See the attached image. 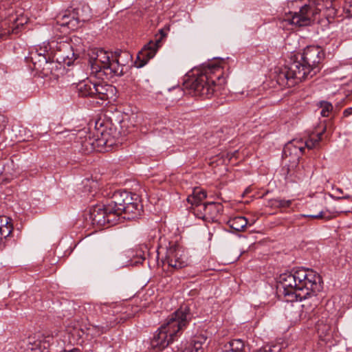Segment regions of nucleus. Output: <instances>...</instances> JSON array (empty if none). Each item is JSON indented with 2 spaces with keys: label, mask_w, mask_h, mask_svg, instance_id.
<instances>
[{
  "label": "nucleus",
  "mask_w": 352,
  "mask_h": 352,
  "mask_svg": "<svg viewBox=\"0 0 352 352\" xmlns=\"http://www.w3.org/2000/svg\"><path fill=\"white\" fill-rule=\"evenodd\" d=\"M278 287L283 289L285 301H302L300 307L306 318L316 319L317 315L326 312L322 307H318L320 300L318 292L322 289L321 277L313 270L301 267L280 274Z\"/></svg>",
  "instance_id": "nucleus-1"
},
{
  "label": "nucleus",
  "mask_w": 352,
  "mask_h": 352,
  "mask_svg": "<svg viewBox=\"0 0 352 352\" xmlns=\"http://www.w3.org/2000/svg\"><path fill=\"white\" fill-rule=\"evenodd\" d=\"M296 59L281 67L276 81L284 87H292L302 80L313 78L321 69L324 52L319 46H307Z\"/></svg>",
  "instance_id": "nucleus-2"
},
{
  "label": "nucleus",
  "mask_w": 352,
  "mask_h": 352,
  "mask_svg": "<svg viewBox=\"0 0 352 352\" xmlns=\"http://www.w3.org/2000/svg\"><path fill=\"white\" fill-rule=\"evenodd\" d=\"M94 310L99 314L96 323L87 329L93 336H100L120 322L133 317L140 310L138 306L124 303H103L94 306Z\"/></svg>",
  "instance_id": "nucleus-3"
},
{
  "label": "nucleus",
  "mask_w": 352,
  "mask_h": 352,
  "mask_svg": "<svg viewBox=\"0 0 352 352\" xmlns=\"http://www.w3.org/2000/svg\"><path fill=\"white\" fill-rule=\"evenodd\" d=\"M189 309L181 307L170 315L166 322L154 333L151 341V346L162 351L177 340L188 324Z\"/></svg>",
  "instance_id": "nucleus-4"
},
{
  "label": "nucleus",
  "mask_w": 352,
  "mask_h": 352,
  "mask_svg": "<svg viewBox=\"0 0 352 352\" xmlns=\"http://www.w3.org/2000/svg\"><path fill=\"white\" fill-rule=\"evenodd\" d=\"M226 82L223 68L217 64L210 63L201 67L199 73L189 80L188 86L195 96L210 98Z\"/></svg>",
  "instance_id": "nucleus-5"
},
{
  "label": "nucleus",
  "mask_w": 352,
  "mask_h": 352,
  "mask_svg": "<svg viewBox=\"0 0 352 352\" xmlns=\"http://www.w3.org/2000/svg\"><path fill=\"white\" fill-rule=\"evenodd\" d=\"M89 63L91 75L98 79L109 80L123 74L124 65L119 62L117 56L102 49L97 50L96 56L90 58Z\"/></svg>",
  "instance_id": "nucleus-6"
},
{
  "label": "nucleus",
  "mask_w": 352,
  "mask_h": 352,
  "mask_svg": "<svg viewBox=\"0 0 352 352\" xmlns=\"http://www.w3.org/2000/svg\"><path fill=\"white\" fill-rule=\"evenodd\" d=\"M81 150L85 154L90 153L103 146H110L113 144V136L111 129L104 124V120H98L95 123V131L94 136H85V140H81Z\"/></svg>",
  "instance_id": "nucleus-7"
},
{
  "label": "nucleus",
  "mask_w": 352,
  "mask_h": 352,
  "mask_svg": "<svg viewBox=\"0 0 352 352\" xmlns=\"http://www.w3.org/2000/svg\"><path fill=\"white\" fill-rule=\"evenodd\" d=\"M324 6V0H317L304 5L298 12H290L291 23L298 26H305L316 21H319L321 16L325 17Z\"/></svg>",
  "instance_id": "nucleus-8"
},
{
  "label": "nucleus",
  "mask_w": 352,
  "mask_h": 352,
  "mask_svg": "<svg viewBox=\"0 0 352 352\" xmlns=\"http://www.w3.org/2000/svg\"><path fill=\"white\" fill-rule=\"evenodd\" d=\"M169 28H162L159 30V34L155 35L154 41H150L137 55L135 65L137 67L144 66L147 62L155 55L157 50L161 46V43L166 36Z\"/></svg>",
  "instance_id": "nucleus-9"
},
{
  "label": "nucleus",
  "mask_w": 352,
  "mask_h": 352,
  "mask_svg": "<svg viewBox=\"0 0 352 352\" xmlns=\"http://www.w3.org/2000/svg\"><path fill=\"white\" fill-rule=\"evenodd\" d=\"M164 264L173 270L182 269L188 265V258L184 250L177 244H170L166 250Z\"/></svg>",
  "instance_id": "nucleus-10"
},
{
  "label": "nucleus",
  "mask_w": 352,
  "mask_h": 352,
  "mask_svg": "<svg viewBox=\"0 0 352 352\" xmlns=\"http://www.w3.org/2000/svg\"><path fill=\"white\" fill-rule=\"evenodd\" d=\"M90 219L94 225L98 226H113L118 221L113 210H109V203L95 206L90 211Z\"/></svg>",
  "instance_id": "nucleus-11"
},
{
  "label": "nucleus",
  "mask_w": 352,
  "mask_h": 352,
  "mask_svg": "<svg viewBox=\"0 0 352 352\" xmlns=\"http://www.w3.org/2000/svg\"><path fill=\"white\" fill-rule=\"evenodd\" d=\"M223 210V206L218 202H208L195 208L194 215L208 222L217 221Z\"/></svg>",
  "instance_id": "nucleus-12"
},
{
  "label": "nucleus",
  "mask_w": 352,
  "mask_h": 352,
  "mask_svg": "<svg viewBox=\"0 0 352 352\" xmlns=\"http://www.w3.org/2000/svg\"><path fill=\"white\" fill-rule=\"evenodd\" d=\"M133 194L126 190L116 191L109 203V210H113L115 216L118 219L119 217L122 215V209L127 206L133 200Z\"/></svg>",
  "instance_id": "nucleus-13"
},
{
  "label": "nucleus",
  "mask_w": 352,
  "mask_h": 352,
  "mask_svg": "<svg viewBox=\"0 0 352 352\" xmlns=\"http://www.w3.org/2000/svg\"><path fill=\"white\" fill-rule=\"evenodd\" d=\"M78 8L72 10H67L59 14L57 16V23L61 27L67 28L70 30H74L79 26L80 21H85L87 19L79 12Z\"/></svg>",
  "instance_id": "nucleus-14"
},
{
  "label": "nucleus",
  "mask_w": 352,
  "mask_h": 352,
  "mask_svg": "<svg viewBox=\"0 0 352 352\" xmlns=\"http://www.w3.org/2000/svg\"><path fill=\"white\" fill-rule=\"evenodd\" d=\"M133 201H131L127 206L122 209L124 219H133L141 214L142 205L140 202L138 195L133 194Z\"/></svg>",
  "instance_id": "nucleus-15"
},
{
  "label": "nucleus",
  "mask_w": 352,
  "mask_h": 352,
  "mask_svg": "<svg viewBox=\"0 0 352 352\" xmlns=\"http://www.w3.org/2000/svg\"><path fill=\"white\" fill-rule=\"evenodd\" d=\"M115 89V87L110 85L94 82V98L98 99L102 102L108 100L113 97Z\"/></svg>",
  "instance_id": "nucleus-16"
},
{
  "label": "nucleus",
  "mask_w": 352,
  "mask_h": 352,
  "mask_svg": "<svg viewBox=\"0 0 352 352\" xmlns=\"http://www.w3.org/2000/svg\"><path fill=\"white\" fill-rule=\"evenodd\" d=\"M305 151L304 142L302 140H292L288 142L283 148V154L285 156L294 155L300 157Z\"/></svg>",
  "instance_id": "nucleus-17"
},
{
  "label": "nucleus",
  "mask_w": 352,
  "mask_h": 352,
  "mask_svg": "<svg viewBox=\"0 0 352 352\" xmlns=\"http://www.w3.org/2000/svg\"><path fill=\"white\" fill-rule=\"evenodd\" d=\"M206 192L201 188H195L192 193L187 197V201L191 205L190 210L194 214L195 208L198 205H204L202 201L206 198Z\"/></svg>",
  "instance_id": "nucleus-18"
},
{
  "label": "nucleus",
  "mask_w": 352,
  "mask_h": 352,
  "mask_svg": "<svg viewBox=\"0 0 352 352\" xmlns=\"http://www.w3.org/2000/svg\"><path fill=\"white\" fill-rule=\"evenodd\" d=\"M321 318L316 322V328L320 337L326 336L331 330V321L328 313L322 312Z\"/></svg>",
  "instance_id": "nucleus-19"
},
{
  "label": "nucleus",
  "mask_w": 352,
  "mask_h": 352,
  "mask_svg": "<svg viewBox=\"0 0 352 352\" xmlns=\"http://www.w3.org/2000/svg\"><path fill=\"white\" fill-rule=\"evenodd\" d=\"M286 317L291 322L294 323L306 318L301 307L294 305H290L289 307L286 309Z\"/></svg>",
  "instance_id": "nucleus-20"
},
{
  "label": "nucleus",
  "mask_w": 352,
  "mask_h": 352,
  "mask_svg": "<svg viewBox=\"0 0 352 352\" xmlns=\"http://www.w3.org/2000/svg\"><path fill=\"white\" fill-rule=\"evenodd\" d=\"M68 48V50L63 51L62 53H57L56 60L69 66L77 58L78 54L74 52L72 43Z\"/></svg>",
  "instance_id": "nucleus-21"
},
{
  "label": "nucleus",
  "mask_w": 352,
  "mask_h": 352,
  "mask_svg": "<svg viewBox=\"0 0 352 352\" xmlns=\"http://www.w3.org/2000/svg\"><path fill=\"white\" fill-rule=\"evenodd\" d=\"M71 44L67 38H58L57 41H52L50 43V49L52 50L54 56L57 57V53H62L65 50H68V46Z\"/></svg>",
  "instance_id": "nucleus-22"
},
{
  "label": "nucleus",
  "mask_w": 352,
  "mask_h": 352,
  "mask_svg": "<svg viewBox=\"0 0 352 352\" xmlns=\"http://www.w3.org/2000/svg\"><path fill=\"white\" fill-rule=\"evenodd\" d=\"M206 340L204 336H196L181 352H203V344Z\"/></svg>",
  "instance_id": "nucleus-23"
},
{
  "label": "nucleus",
  "mask_w": 352,
  "mask_h": 352,
  "mask_svg": "<svg viewBox=\"0 0 352 352\" xmlns=\"http://www.w3.org/2000/svg\"><path fill=\"white\" fill-rule=\"evenodd\" d=\"M219 352H245L244 342L241 339H234L226 344Z\"/></svg>",
  "instance_id": "nucleus-24"
},
{
  "label": "nucleus",
  "mask_w": 352,
  "mask_h": 352,
  "mask_svg": "<svg viewBox=\"0 0 352 352\" xmlns=\"http://www.w3.org/2000/svg\"><path fill=\"white\" fill-rule=\"evenodd\" d=\"M56 67V63L50 60V58L47 57L44 62L43 61L40 67H38L36 71L41 73L43 76H49L54 74V69Z\"/></svg>",
  "instance_id": "nucleus-25"
},
{
  "label": "nucleus",
  "mask_w": 352,
  "mask_h": 352,
  "mask_svg": "<svg viewBox=\"0 0 352 352\" xmlns=\"http://www.w3.org/2000/svg\"><path fill=\"white\" fill-rule=\"evenodd\" d=\"M248 223V219L242 216L235 217L228 221L230 228L239 232L243 230Z\"/></svg>",
  "instance_id": "nucleus-26"
},
{
  "label": "nucleus",
  "mask_w": 352,
  "mask_h": 352,
  "mask_svg": "<svg viewBox=\"0 0 352 352\" xmlns=\"http://www.w3.org/2000/svg\"><path fill=\"white\" fill-rule=\"evenodd\" d=\"M94 82H87L78 85L79 95L82 97H91L94 96Z\"/></svg>",
  "instance_id": "nucleus-27"
},
{
  "label": "nucleus",
  "mask_w": 352,
  "mask_h": 352,
  "mask_svg": "<svg viewBox=\"0 0 352 352\" xmlns=\"http://www.w3.org/2000/svg\"><path fill=\"white\" fill-rule=\"evenodd\" d=\"M27 23V18L21 16L16 18L13 21L12 26H9L8 30H3L5 37L10 35V34H17L19 32L18 29L20 26H23Z\"/></svg>",
  "instance_id": "nucleus-28"
},
{
  "label": "nucleus",
  "mask_w": 352,
  "mask_h": 352,
  "mask_svg": "<svg viewBox=\"0 0 352 352\" xmlns=\"http://www.w3.org/2000/svg\"><path fill=\"white\" fill-rule=\"evenodd\" d=\"M47 58V56L38 54V49H34L30 52L28 59L32 63L34 69L36 70L38 67H40L43 61L44 62Z\"/></svg>",
  "instance_id": "nucleus-29"
},
{
  "label": "nucleus",
  "mask_w": 352,
  "mask_h": 352,
  "mask_svg": "<svg viewBox=\"0 0 352 352\" xmlns=\"http://www.w3.org/2000/svg\"><path fill=\"white\" fill-rule=\"evenodd\" d=\"M325 8V17L329 19L336 15V10L333 6V0H324Z\"/></svg>",
  "instance_id": "nucleus-30"
},
{
  "label": "nucleus",
  "mask_w": 352,
  "mask_h": 352,
  "mask_svg": "<svg viewBox=\"0 0 352 352\" xmlns=\"http://www.w3.org/2000/svg\"><path fill=\"white\" fill-rule=\"evenodd\" d=\"M292 204L291 200H285V199H275L273 200H271V205L274 207L277 208H289L290 207Z\"/></svg>",
  "instance_id": "nucleus-31"
},
{
  "label": "nucleus",
  "mask_w": 352,
  "mask_h": 352,
  "mask_svg": "<svg viewBox=\"0 0 352 352\" xmlns=\"http://www.w3.org/2000/svg\"><path fill=\"white\" fill-rule=\"evenodd\" d=\"M320 114L323 117H328L329 116V113L333 110L332 104L326 101H322L320 102Z\"/></svg>",
  "instance_id": "nucleus-32"
},
{
  "label": "nucleus",
  "mask_w": 352,
  "mask_h": 352,
  "mask_svg": "<svg viewBox=\"0 0 352 352\" xmlns=\"http://www.w3.org/2000/svg\"><path fill=\"white\" fill-rule=\"evenodd\" d=\"M322 133H318L316 138H311L309 140L304 142L305 148L307 147L309 149L314 148L318 145L321 140Z\"/></svg>",
  "instance_id": "nucleus-33"
},
{
  "label": "nucleus",
  "mask_w": 352,
  "mask_h": 352,
  "mask_svg": "<svg viewBox=\"0 0 352 352\" xmlns=\"http://www.w3.org/2000/svg\"><path fill=\"white\" fill-rule=\"evenodd\" d=\"M13 226L12 223V219L6 216L0 217V229Z\"/></svg>",
  "instance_id": "nucleus-34"
},
{
  "label": "nucleus",
  "mask_w": 352,
  "mask_h": 352,
  "mask_svg": "<svg viewBox=\"0 0 352 352\" xmlns=\"http://www.w3.org/2000/svg\"><path fill=\"white\" fill-rule=\"evenodd\" d=\"M13 230V226L0 229V241L9 236Z\"/></svg>",
  "instance_id": "nucleus-35"
},
{
  "label": "nucleus",
  "mask_w": 352,
  "mask_h": 352,
  "mask_svg": "<svg viewBox=\"0 0 352 352\" xmlns=\"http://www.w3.org/2000/svg\"><path fill=\"white\" fill-rule=\"evenodd\" d=\"M303 217H309L311 219H330L331 218V216H325V213L323 211H320L318 214H304Z\"/></svg>",
  "instance_id": "nucleus-36"
},
{
  "label": "nucleus",
  "mask_w": 352,
  "mask_h": 352,
  "mask_svg": "<svg viewBox=\"0 0 352 352\" xmlns=\"http://www.w3.org/2000/svg\"><path fill=\"white\" fill-rule=\"evenodd\" d=\"M49 50H51L50 49V43H47V45H45L43 47H41L39 49H38V54L47 57Z\"/></svg>",
  "instance_id": "nucleus-37"
},
{
  "label": "nucleus",
  "mask_w": 352,
  "mask_h": 352,
  "mask_svg": "<svg viewBox=\"0 0 352 352\" xmlns=\"http://www.w3.org/2000/svg\"><path fill=\"white\" fill-rule=\"evenodd\" d=\"M344 9L347 13L352 15V0H345Z\"/></svg>",
  "instance_id": "nucleus-38"
},
{
  "label": "nucleus",
  "mask_w": 352,
  "mask_h": 352,
  "mask_svg": "<svg viewBox=\"0 0 352 352\" xmlns=\"http://www.w3.org/2000/svg\"><path fill=\"white\" fill-rule=\"evenodd\" d=\"M8 123V118L0 114V132L3 131Z\"/></svg>",
  "instance_id": "nucleus-39"
},
{
  "label": "nucleus",
  "mask_w": 352,
  "mask_h": 352,
  "mask_svg": "<svg viewBox=\"0 0 352 352\" xmlns=\"http://www.w3.org/2000/svg\"><path fill=\"white\" fill-rule=\"evenodd\" d=\"M351 114H352V107H349V108L344 109V111L343 112V115L345 117H348Z\"/></svg>",
  "instance_id": "nucleus-40"
},
{
  "label": "nucleus",
  "mask_w": 352,
  "mask_h": 352,
  "mask_svg": "<svg viewBox=\"0 0 352 352\" xmlns=\"http://www.w3.org/2000/svg\"><path fill=\"white\" fill-rule=\"evenodd\" d=\"M145 259L144 256V254L142 255H140V257L138 258V260L135 261V263H142Z\"/></svg>",
  "instance_id": "nucleus-41"
},
{
  "label": "nucleus",
  "mask_w": 352,
  "mask_h": 352,
  "mask_svg": "<svg viewBox=\"0 0 352 352\" xmlns=\"http://www.w3.org/2000/svg\"><path fill=\"white\" fill-rule=\"evenodd\" d=\"M5 34H4V32H3V30H0V39H3L5 38Z\"/></svg>",
  "instance_id": "nucleus-42"
},
{
  "label": "nucleus",
  "mask_w": 352,
  "mask_h": 352,
  "mask_svg": "<svg viewBox=\"0 0 352 352\" xmlns=\"http://www.w3.org/2000/svg\"><path fill=\"white\" fill-rule=\"evenodd\" d=\"M257 352H274V351L272 350H271V349H269V350L264 349L263 351L261 350V351H258Z\"/></svg>",
  "instance_id": "nucleus-43"
},
{
  "label": "nucleus",
  "mask_w": 352,
  "mask_h": 352,
  "mask_svg": "<svg viewBox=\"0 0 352 352\" xmlns=\"http://www.w3.org/2000/svg\"><path fill=\"white\" fill-rule=\"evenodd\" d=\"M25 140L24 138H23L22 137H21V138L19 139V141H21V140Z\"/></svg>",
  "instance_id": "nucleus-44"
}]
</instances>
